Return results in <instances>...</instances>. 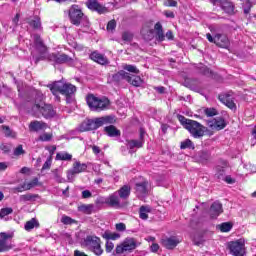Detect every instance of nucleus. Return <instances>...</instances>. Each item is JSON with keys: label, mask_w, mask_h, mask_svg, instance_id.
<instances>
[{"label": "nucleus", "mask_w": 256, "mask_h": 256, "mask_svg": "<svg viewBox=\"0 0 256 256\" xmlns=\"http://www.w3.org/2000/svg\"><path fill=\"white\" fill-rule=\"evenodd\" d=\"M113 123H115V116H102L99 118L88 119L79 125L78 131L80 133L95 131L99 129V127H103V125H113Z\"/></svg>", "instance_id": "1"}, {"label": "nucleus", "mask_w": 256, "mask_h": 256, "mask_svg": "<svg viewBox=\"0 0 256 256\" xmlns=\"http://www.w3.org/2000/svg\"><path fill=\"white\" fill-rule=\"evenodd\" d=\"M177 119L181 125H183L184 129L189 131L190 135H192L194 139H201V137L205 135V126H203L201 123L195 120L187 119L181 114L177 116Z\"/></svg>", "instance_id": "2"}, {"label": "nucleus", "mask_w": 256, "mask_h": 256, "mask_svg": "<svg viewBox=\"0 0 256 256\" xmlns=\"http://www.w3.org/2000/svg\"><path fill=\"white\" fill-rule=\"evenodd\" d=\"M51 93L55 96L56 101H61V97H59V93L61 95H65L69 97V95H73L75 91H77V87L71 83H63L62 81L54 82L48 85Z\"/></svg>", "instance_id": "3"}, {"label": "nucleus", "mask_w": 256, "mask_h": 256, "mask_svg": "<svg viewBox=\"0 0 256 256\" xmlns=\"http://www.w3.org/2000/svg\"><path fill=\"white\" fill-rule=\"evenodd\" d=\"M86 103L91 111H105L109 108L110 101L107 97H97L93 94H89L86 97Z\"/></svg>", "instance_id": "4"}, {"label": "nucleus", "mask_w": 256, "mask_h": 256, "mask_svg": "<svg viewBox=\"0 0 256 256\" xmlns=\"http://www.w3.org/2000/svg\"><path fill=\"white\" fill-rule=\"evenodd\" d=\"M69 19L72 23V25H81L83 23L84 27H89V20L87 19V16L83 14V11L79 9V6L73 5L69 9Z\"/></svg>", "instance_id": "5"}, {"label": "nucleus", "mask_w": 256, "mask_h": 256, "mask_svg": "<svg viewBox=\"0 0 256 256\" xmlns=\"http://www.w3.org/2000/svg\"><path fill=\"white\" fill-rule=\"evenodd\" d=\"M84 247H87L89 251L94 253V255H103V248H101V238L95 235H88L83 241Z\"/></svg>", "instance_id": "6"}, {"label": "nucleus", "mask_w": 256, "mask_h": 256, "mask_svg": "<svg viewBox=\"0 0 256 256\" xmlns=\"http://www.w3.org/2000/svg\"><path fill=\"white\" fill-rule=\"evenodd\" d=\"M137 247V240L132 237H127L123 242L116 246V255H123V253H133Z\"/></svg>", "instance_id": "7"}, {"label": "nucleus", "mask_w": 256, "mask_h": 256, "mask_svg": "<svg viewBox=\"0 0 256 256\" xmlns=\"http://www.w3.org/2000/svg\"><path fill=\"white\" fill-rule=\"evenodd\" d=\"M32 115H37V113H41L45 117V119H51V117H55V109L51 104H33L30 110Z\"/></svg>", "instance_id": "8"}, {"label": "nucleus", "mask_w": 256, "mask_h": 256, "mask_svg": "<svg viewBox=\"0 0 256 256\" xmlns=\"http://www.w3.org/2000/svg\"><path fill=\"white\" fill-rule=\"evenodd\" d=\"M228 249L231 255L244 256L245 255V240L238 239L228 243Z\"/></svg>", "instance_id": "9"}, {"label": "nucleus", "mask_w": 256, "mask_h": 256, "mask_svg": "<svg viewBox=\"0 0 256 256\" xmlns=\"http://www.w3.org/2000/svg\"><path fill=\"white\" fill-rule=\"evenodd\" d=\"M145 131L140 130V138L139 140H126V147L129 150L130 154L135 153L137 149H141L143 145H145Z\"/></svg>", "instance_id": "10"}, {"label": "nucleus", "mask_w": 256, "mask_h": 256, "mask_svg": "<svg viewBox=\"0 0 256 256\" xmlns=\"http://www.w3.org/2000/svg\"><path fill=\"white\" fill-rule=\"evenodd\" d=\"M11 239H13V235L5 232L0 233V253L10 251V249L13 247Z\"/></svg>", "instance_id": "11"}, {"label": "nucleus", "mask_w": 256, "mask_h": 256, "mask_svg": "<svg viewBox=\"0 0 256 256\" xmlns=\"http://www.w3.org/2000/svg\"><path fill=\"white\" fill-rule=\"evenodd\" d=\"M87 170V164H81V162H75L73 164L72 169L67 171V178L68 181H73V178L75 175H78V173H83V171Z\"/></svg>", "instance_id": "12"}, {"label": "nucleus", "mask_w": 256, "mask_h": 256, "mask_svg": "<svg viewBox=\"0 0 256 256\" xmlns=\"http://www.w3.org/2000/svg\"><path fill=\"white\" fill-rule=\"evenodd\" d=\"M121 198L120 196L114 192L110 194L107 198H105V201H102V203H105L106 205H109V207H114L115 209L121 208Z\"/></svg>", "instance_id": "13"}, {"label": "nucleus", "mask_w": 256, "mask_h": 256, "mask_svg": "<svg viewBox=\"0 0 256 256\" xmlns=\"http://www.w3.org/2000/svg\"><path fill=\"white\" fill-rule=\"evenodd\" d=\"M86 5L90 11H96V13H99V15L107 13V7L103 6V4L99 3L97 0H88Z\"/></svg>", "instance_id": "14"}, {"label": "nucleus", "mask_w": 256, "mask_h": 256, "mask_svg": "<svg viewBox=\"0 0 256 256\" xmlns=\"http://www.w3.org/2000/svg\"><path fill=\"white\" fill-rule=\"evenodd\" d=\"M34 47L39 53H45L47 51V46H45V42H43V39L41 38V35L38 33H32L31 34Z\"/></svg>", "instance_id": "15"}, {"label": "nucleus", "mask_w": 256, "mask_h": 256, "mask_svg": "<svg viewBox=\"0 0 256 256\" xmlns=\"http://www.w3.org/2000/svg\"><path fill=\"white\" fill-rule=\"evenodd\" d=\"M54 61L59 65L67 63V65H70V67H75V60L72 57H69L67 54L54 55Z\"/></svg>", "instance_id": "16"}, {"label": "nucleus", "mask_w": 256, "mask_h": 256, "mask_svg": "<svg viewBox=\"0 0 256 256\" xmlns=\"http://www.w3.org/2000/svg\"><path fill=\"white\" fill-rule=\"evenodd\" d=\"M215 45L217 47H221L222 49H229L231 42L229 41V37L225 34H215Z\"/></svg>", "instance_id": "17"}, {"label": "nucleus", "mask_w": 256, "mask_h": 256, "mask_svg": "<svg viewBox=\"0 0 256 256\" xmlns=\"http://www.w3.org/2000/svg\"><path fill=\"white\" fill-rule=\"evenodd\" d=\"M161 243L163 247H165L166 249H175V247H177V245L181 243V239H179V237L176 236H171L168 238H163L161 240Z\"/></svg>", "instance_id": "18"}, {"label": "nucleus", "mask_w": 256, "mask_h": 256, "mask_svg": "<svg viewBox=\"0 0 256 256\" xmlns=\"http://www.w3.org/2000/svg\"><path fill=\"white\" fill-rule=\"evenodd\" d=\"M147 185L148 183L146 181L136 183L135 191L139 199H143V197H147V193H148Z\"/></svg>", "instance_id": "19"}, {"label": "nucleus", "mask_w": 256, "mask_h": 256, "mask_svg": "<svg viewBox=\"0 0 256 256\" xmlns=\"http://www.w3.org/2000/svg\"><path fill=\"white\" fill-rule=\"evenodd\" d=\"M90 59L99 65H109V59L104 54L96 51L90 54Z\"/></svg>", "instance_id": "20"}, {"label": "nucleus", "mask_w": 256, "mask_h": 256, "mask_svg": "<svg viewBox=\"0 0 256 256\" xmlns=\"http://www.w3.org/2000/svg\"><path fill=\"white\" fill-rule=\"evenodd\" d=\"M116 193L122 201H127V199L131 197V186L129 184H125L119 190H117Z\"/></svg>", "instance_id": "21"}, {"label": "nucleus", "mask_w": 256, "mask_h": 256, "mask_svg": "<svg viewBox=\"0 0 256 256\" xmlns=\"http://www.w3.org/2000/svg\"><path fill=\"white\" fill-rule=\"evenodd\" d=\"M218 5L223 9L228 15H233L235 13V5L229 0H218Z\"/></svg>", "instance_id": "22"}, {"label": "nucleus", "mask_w": 256, "mask_h": 256, "mask_svg": "<svg viewBox=\"0 0 256 256\" xmlns=\"http://www.w3.org/2000/svg\"><path fill=\"white\" fill-rule=\"evenodd\" d=\"M47 123L43 122V121H38V120H34L32 122H30L29 124V131H33L35 133L39 132V131H45V129H47Z\"/></svg>", "instance_id": "23"}, {"label": "nucleus", "mask_w": 256, "mask_h": 256, "mask_svg": "<svg viewBox=\"0 0 256 256\" xmlns=\"http://www.w3.org/2000/svg\"><path fill=\"white\" fill-rule=\"evenodd\" d=\"M218 99L219 101H221V103L226 105L228 109H237V105H235V102L233 101L229 94H221L219 95Z\"/></svg>", "instance_id": "24"}, {"label": "nucleus", "mask_w": 256, "mask_h": 256, "mask_svg": "<svg viewBox=\"0 0 256 256\" xmlns=\"http://www.w3.org/2000/svg\"><path fill=\"white\" fill-rule=\"evenodd\" d=\"M220 213H223V204L220 202H214L210 207V217L212 219H217Z\"/></svg>", "instance_id": "25"}, {"label": "nucleus", "mask_w": 256, "mask_h": 256, "mask_svg": "<svg viewBox=\"0 0 256 256\" xmlns=\"http://www.w3.org/2000/svg\"><path fill=\"white\" fill-rule=\"evenodd\" d=\"M30 93L34 97V105H43L45 103V95L41 90L32 89Z\"/></svg>", "instance_id": "26"}, {"label": "nucleus", "mask_w": 256, "mask_h": 256, "mask_svg": "<svg viewBox=\"0 0 256 256\" xmlns=\"http://www.w3.org/2000/svg\"><path fill=\"white\" fill-rule=\"evenodd\" d=\"M27 23L30 27H32V29H34V31H40L43 32V26L41 24V18L35 16L33 18H29L27 20Z\"/></svg>", "instance_id": "27"}, {"label": "nucleus", "mask_w": 256, "mask_h": 256, "mask_svg": "<svg viewBox=\"0 0 256 256\" xmlns=\"http://www.w3.org/2000/svg\"><path fill=\"white\" fill-rule=\"evenodd\" d=\"M210 127H212V129H216L217 131H221V129H225V127H227L225 118L223 117L215 118L212 122H210Z\"/></svg>", "instance_id": "28"}, {"label": "nucleus", "mask_w": 256, "mask_h": 256, "mask_svg": "<svg viewBox=\"0 0 256 256\" xmlns=\"http://www.w3.org/2000/svg\"><path fill=\"white\" fill-rule=\"evenodd\" d=\"M153 212V208L149 205H142L139 208V217L142 219V221H147L149 219V213Z\"/></svg>", "instance_id": "29"}, {"label": "nucleus", "mask_w": 256, "mask_h": 256, "mask_svg": "<svg viewBox=\"0 0 256 256\" xmlns=\"http://www.w3.org/2000/svg\"><path fill=\"white\" fill-rule=\"evenodd\" d=\"M128 76L129 73L125 72V70H120L112 75V83H121V81H127Z\"/></svg>", "instance_id": "30"}, {"label": "nucleus", "mask_w": 256, "mask_h": 256, "mask_svg": "<svg viewBox=\"0 0 256 256\" xmlns=\"http://www.w3.org/2000/svg\"><path fill=\"white\" fill-rule=\"evenodd\" d=\"M126 81L127 83H130V85H133V87H141V85H143V79H141V76L131 75L129 73Z\"/></svg>", "instance_id": "31"}, {"label": "nucleus", "mask_w": 256, "mask_h": 256, "mask_svg": "<svg viewBox=\"0 0 256 256\" xmlns=\"http://www.w3.org/2000/svg\"><path fill=\"white\" fill-rule=\"evenodd\" d=\"M196 159L200 163H207L211 159V152L209 150H202L196 154Z\"/></svg>", "instance_id": "32"}, {"label": "nucleus", "mask_w": 256, "mask_h": 256, "mask_svg": "<svg viewBox=\"0 0 256 256\" xmlns=\"http://www.w3.org/2000/svg\"><path fill=\"white\" fill-rule=\"evenodd\" d=\"M104 131L108 137H121V130L117 129V127L113 125L106 126Z\"/></svg>", "instance_id": "33"}, {"label": "nucleus", "mask_w": 256, "mask_h": 256, "mask_svg": "<svg viewBox=\"0 0 256 256\" xmlns=\"http://www.w3.org/2000/svg\"><path fill=\"white\" fill-rule=\"evenodd\" d=\"M103 239H106V241H117V239L121 238V234L117 233V232H111L109 230H106L103 234H102Z\"/></svg>", "instance_id": "34"}, {"label": "nucleus", "mask_w": 256, "mask_h": 256, "mask_svg": "<svg viewBox=\"0 0 256 256\" xmlns=\"http://www.w3.org/2000/svg\"><path fill=\"white\" fill-rule=\"evenodd\" d=\"M154 29L156 31V37L158 41H165V33L163 32V25H161L160 22H157L154 26Z\"/></svg>", "instance_id": "35"}, {"label": "nucleus", "mask_w": 256, "mask_h": 256, "mask_svg": "<svg viewBox=\"0 0 256 256\" xmlns=\"http://www.w3.org/2000/svg\"><path fill=\"white\" fill-rule=\"evenodd\" d=\"M93 209H95V205L93 204H82L78 207V211H80V213H85L86 215H91Z\"/></svg>", "instance_id": "36"}, {"label": "nucleus", "mask_w": 256, "mask_h": 256, "mask_svg": "<svg viewBox=\"0 0 256 256\" xmlns=\"http://www.w3.org/2000/svg\"><path fill=\"white\" fill-rule=\"evenodd\" d=\"M35 227H39V221H37L35 218H32L30 221L25 223L24 229L25 231H31L32 229H35Z\"/></svg>", "instance_id": "37"}, {"label": "nucleus", "mask_w": 256, "mask_h": 256, "mask_svg": "<svg viewBox=\"0 0 256 256\" xmlns=\"http://www.w3.org/2000/svg\"><path fill=\"white\" fill-rule=\"evenodd\" d=\"M35 185H37V179H34L32 182L24 184L21 187H17L16 191H18V193H21V191H29V189H33Z\"/></svg>", "instance_id": "38"}, {"label": "nucleus", "mask_w": 256, "mask_h": 256, "mask_svg": "<svg viewBox=\"0 0 256 256\" xmlns=\"http://www.w3.org/2000/svg\"><path fill=\"white\" fill-rule=\"evenodd\" d=\"M35 199H39V195L38 194H24L20 196V201L22 203H26V201H35Z\"/></svg>", "instance_id": "39"}, {"label": "nucleus", "mask_w": 256, "mask_h": 256, "mask_svg": "<svg viewBox=\"0 0 256 256\" xmlns=\"http://www.w3.org/2000/svg\"><path fill=\"white\" fill-rule=\"evenodd\" d=\"M57 161H71L73 159V155L67 152H60L56 154Z\"/></svg>", "instance_id": "40"}, {"label": "nucleus", "mask_w": 256, "mask_h": 256, "mask_svg": "<svg viewBox=\"0 0 256 256\" xmlns=\"http://www.w3.org/2000/svg\"><path fill=\"white\" fill-rule=\"evenodd\" d=\"M124 71H128V73H134L135 75H139L140 71L137 69V66L131 64H124L122 66Z\"/></svg>", "instance_id": "41"}, {"label": "nucleus", "mask_w": 256, "mask_h": 256, "mask_svg": "<svg viewBox=\"0 0 256 256\" xmlns=\"http://www.w3.org/2000/svg\"><path fill=\"white\" fill-rule=\"evenodd\" d=\"M219 229L222 233H229L233 229V224L231 222H224L219 226Z\"/></svg>", "instance_id": "42"}, {"label": "nucleus", "mask_w": 256, "mask_h": 256, "mask_svg": "<svg viewBox=\"0 0 256 256\" xmlns=\"http://www.w3.org/2000/svg\"><path fill=\"white\" fill-rule=\"evenodd\" d=\"M180 149H195V144L190 139L181 142Z\"/></svg>", "instance_id": "43"}, {"label": "nucleus", "mask_w": 256, "mask_h": 256, "mask_svg": "<svg viewBox=\"0 0 256 256\" xmlns=\"http://www.w3.org/2000/svg\"><path fill=\"white\" fill-rule=\"evenodd\" d=\"M106 29L108 33H113L115 29H117V21L115 19H112L108 22Z\"/></svg>", "instance_id": "44"}, {"label": "nucleus", "mask_w": 256, "mask_h": 256, "mask_svg": "<svg viewBox=\"0 0 256 256\" xmlns=\"http://www.w3.org/2000/svg\"><path fill=\"white\" fill-rule=\"evenodd\" d=\"M200 69V73H202V75H205L206 77H213V71L211 69H209L207 66L205 65H201Z\"/></svg>", "instance_id": "45"}, {"label": "nucleus", "mask_w": 256, "mask_h": 256, "mask_svg": "<svg viewBox=\"0 0 256 256\" xmlns=\"http://www.w3.org/2000/svg\"><path fill=\"white\" fill-rule=\"evenodd\" d=\"M13 213V208H2L0 210V219H5L7 215H11Z\"/></svg>", "instance_id": "46"}, {"label": "nucleus", "mask_w": 256, "mask_h": 256, "mask_svg": "<svg viewBox=\"0 0 256 256\" xmlns=\"http://www.w3.org/2000/svg\"><path fill=\"white\" fill-rule=\"evenodd\" d=\"M122 40L125 42V43H131L133 41V34L131 32H124L122 34Z\"/></svg>", "instance_id": "47"}, {"label": "nucleus", "mask_w": 256, "mask_h": 256, "mask_svg": "<svg viewBox=\"0 0 256 256\" xmlns=\"http://www.w3.org/2000/svg\"><path fill=\"white\" fill-rule=\"evenodd\" d=\"M225 175V167L223 166H216V176L218 179H223Z\"/></svg>", "instance_id": "48"}, {"label": "nucleus", "mask_w": 256, "mask_h": 256, "mask_svg": "<svg viewBox=\"0 0 256 256\" xmlns=\"http://www.w3.org/2000/svg\"><path fill=\"white\" fill-rule=\"evenodd\" d=\"M61 223H63V225H73V223H75V220H73L71 217L69 216H62L61 218Z\"/></svg>", "instance_id": "49"}, {"label": "nucleus", "mask_w": 256, "mask_h": 256, "mask_svg": "<svg viewBox=\"0 0 256 256\" xmlns=\"http://www.w3.org/2000/svg\"><path fill=\"white\" fill-rule=\"evenodd\" d=\"M204 113L207 117H215L217 115V109L215 108H206Z\"/></svg>", "instance_id": "50"}, {"label": "nucleus", "mask_w": 256, "mask_h": 256, "mask_svg": "<svg viewBox=\"0 0 256 256\" xmlns=\"http://www.w3.org/2000/svg\"><path fill=\"white\" fill-rule=\"evenodd\" d=\"M38 139L39 141H43V142L51 141V139H53V134L44 133L40 135Z\"/></svg>", "instance_id": "51"}, {"label": "nucleus", "mask_w": 256, "mask_h": 256, "mask_svg": "<svg viewBox=\"0 0 256 256\" xmlns=\"http://www.w3.org/2000/svg\"><path fill=\"white\" fill-rule=\"evenodd\" d=\"M51 163H53V158L50 156L47 158L46 162L42 166V171H47V169H51Z\"/></svg>", "instance_id": "52"}, {"label": "nucleus", "mask_w": 256, "mask_h": 256, "mask_svg": "<svg viewBox=\"0 0 256 256\" xmlns=\"http://www.w3.org/2000/svg\"><path fill=\"white\" fill-rule=\"evenodd\" d=\"M0 131H2L5 137H11V128L9 126H0Z\"/></svg>", "instance_id": "53"}, {"label": "nucleus", "mask_w": 256, "mask_h": 256, "mask_svg": "<svg viewBox=\"0 0 256 256\" xmlns=\"http://www.w3.org/2000/svg\"><path fill=\"white\" fill-rule=\"evenodd\" d=\"M52 173H53L54 179H55V181H57V183H63V178H61V173L59 172L58 169L53 170Z\"/></svg>", "instance_id": "54"}, {"label": "nucleus", "mask_w": 256, "mask_h": 256, "mask_svg": "<svg viewBox=\"0 0 256 256\" xmlns=\"http://www.w3.org/2000/svg\"><path fill=\"white\" fill-rule=\"evenodd\" d=\"M25 154V150H23V146L19 145L18 147L15 148L14 150V155L16 157H19V155H24Z\"/></svg>", "instance_id": "55"}, {"label": "nucleus", "mask_w": 256, "mask_h": 256, "mask_svg": "<svg viewBox=\"0 0 256 256\" xmlns=\"http://www.w3.org/2000/svg\"><path fill=\"white\" fill-rule=\"evenodd\" d=\"M113 249H115V244H113V242H111V241H107L106 242V253H111V251H113Z\"/></svg>", "instance_id": "56"}, {"label": "nucleus", "mask_w": 256, "mask_h": 256, "mask_svg": "<svg viewBox=\"0 0 256 256\" xmlns=\"http://www.w3.org/2000/svg\"><path fill=\"white\" fill-rule=\"evenodd\" d=\"M165 7H177V1L175 0H166L164 2Z\"/></svg>", "instance_id": "57"}, {"label": "nucleus", "mask_w": 256, "mask_h": 256, "mask_svg": "<svg viewBox=\"0 0 256 256\" xmlns=\"http://www.w3.org/2000/svg\"><path fill=\"white\" fill-rule=\"evenodd\" d=\"M93 197V194L89 190L82 191V199H91Z\"/></svg>", "instance_id": "58"}, {"label": "nucleus", "mask_w": 256, "mask_h": 256, "mask_svg": "<svg viewBox=\"0 0 256 256\" xmlns=\"http://www.w3.org/2000/svg\"><path fill=\"white\" fill-rule=\"evenodd\" d=\"M125 229H127V226L125 225V223L116 224V231L123 232L125 231Z\"/></svg>", "instance_id": "59"}, {"label": "nucleus", "mask_w": 256, "mask_h": 256, "mask_svg": "<svg viewBox=\"0 0 256 256\" xmlns=\"http://www.w3.org/2000/svg\"><path fill=\"white\" fill-rule=\"evenodd\" d=\"M224 181H226L228 185H233V183H235V179L229 175L224 178Z\"/></svg>", "instance_id": "60"}, {"label": "nucleus", "mask_w": 256, "mask_h": 256, "mask_svg": "<svg viewBox=\"0 0 256 256\" xmlns=\"http://www.w3.org/2000/svg\"><path fill=\"white\" fill-rule=\"evenodd\" d=\"M0 149H1L2 151H4L5 153H9V151H11V147H10L9 145H5V144H2V145L0 146Z\"/></svg>", "instance_id": "61"}, {"label": "nucleus", "mask_w": 256, "mask_h": 256, "mask_svg": "<svg viewBox=\"0 0 256 256\" xmlns=\"http://www.w3.org/2000/svg\"><path fill=\"white\" fill-rule=\"evenodd\" d=\"M152 253H157V251H159V244L157 243H153L150 247Z\"/></svg>", "instance_id": "62"}, {"label": "nucleus", "mask_w": 256, "mask_h": 256, "mask_svg": "<svg viewBox=\"0 0 256 256\" xmlns=\"http://www.w3.org/2000/svg\"><path fill=\"white\" fill-rule=\"evenodd\" d=\"M155 91H157V93H160L161 95H163V93H165V87L163 86H157L154 87Z\"/></svg>", "instance_id": "63"}, {"label": "nucleus", "mask_w": 256, "mask_h": 256, "mask_svg": "<svg viewBox=\"0 0 256 256\" xmlns=\"http://www.w3.org/2000/svg\"><path fill=\"white\" fill-rule=\"evenodd\" d=\"M74 256H88L87 254H85V252H81L79 250H76L74 252Z\"/></svg>", "instance_id": "64"}]
</instances>
